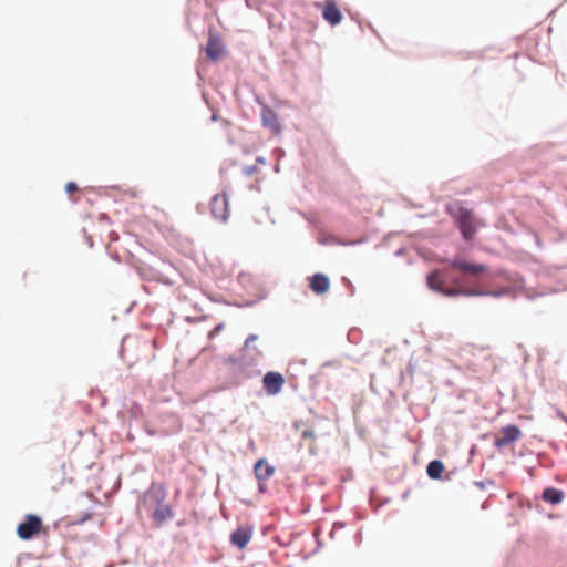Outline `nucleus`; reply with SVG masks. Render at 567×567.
Here are the masks:
<instances>
[{"mask_svg": "<svg viewBox=\"0 0 567 567\" xmlns=\"http://www.w3.org/2000/svg\"><path fill=\"white\" fill-rule=\"evenodd\" d=\"M43 530L42 519L33 514H28L22 523L17 527V535L28 540L38 536Z\"/></svg>", "mask_w": 567, "mask_h": 567, "instance_id": "1", "label": "nucleus"}, {"mask_svg": "<svg viewBox=\"0 0 567 567\" xmlns=\"http://www.w3.org/2000/svg\"><path fill=\"white\" fill-rule=\"evenodd\" d=\"M522 437V431L516 425H507L499 430V434L494 439V446L503 449Z\"/></svg>", "mask_w": 567, "mask_h": 567, "instance_id": "2", "label": "nucleus"}, {"mask_svg": "<svg viewBox=\"0 0 567 567\" xmlns=\"http://www.w3.org/2000/svg\"><path fill=\"white\" fill-rule=\"evenodd\" d=\"M210 213L215 219L227 220L229 216V202L226 194H217L212 198Z\"/></svg>", "mask_w": 567, "mask_h": 567, "instance_id": "3", "label": "nucleus"}, {"mask_svg": "<svg viewBox=\"0 0 567 567\" xmlns=\"http://www.w3.org/2000/svg\"><path fill=\"white\" fill-rule=\"evenodd\" d=\"M264 389L269 395H276L278 394L284 384H285V378L279 372H267L262 379Z\"/></svg>", "mask_w": 567, "mask_h": 567, "instance_id": "4", "label": "nucleus"}, {"mask_svg": "<svg viewBox=\"0 0 567 567\" xmlns=\"http://www.w3.org/2000/svg\"><path fill=\"white\" fill-rule=\"evenodd\" d=\"M165 498V492L163 488H159L157 499V507L153 512V519L157 525H162L165 520L173 517L172 507L168 504H164L163 501Z\"/></svg>", "mask_w": 567, "mask_h": 567, "instance_id": "5", "label": "nucleus"}, {"mask_svg": "<svg viewBox=\"0 0 567 567\" xmlns=\"http://www.w3.org/2000/svg\"><path fill=\"white\" fill-rule=\"evenodd\" d=\"M206 54L210 60H218L223 56L225 48L217 34L209 33L207 45H206Z\"/></svg>", "mask_w": 567, "mask_h": 567, "instance_id": "6", "label": "nucleus"}, {"mask_svg": "<svg viewBox=\"0 0 567 567\" xmlns=\"http://www.w3.org/2000/svg\"><path fill=\"white\" fill-rule=\"evenodd\" d=\"M251 536L252 529L250 527H239L231 533L230 542L234 546L243 549L250 542Z\"/></svg>", "mask_w": 567, "mask_h": 567, "instance_id": "7", "label": "nucleus"}, {"mask_svg": "<svg viewBox=\"0 0 567 567\" xmlns=\"http://www.w3.org/2000/svg\"><path fill=\"white\" fill-rule=\"evenodd\" d=\"M254 472H255L256 478L259 481V485H260V489H261L262 488L261 482L267 481L268 478H270L274 475L275 467L271 466L269 463H267V461L265 458H260L256 462V464L254 466Z\"/></svg>", "mask_w": 567, "mask_h": 567, "instance_id": "8", "label": "nucleus"}, {"mask_svg": "<svg viewBox=\"0 0 567 567\" xmlns=\"http://www.w3.org/2000/svg\"><path fill=\"white\" fill-rule=\"evenodd\" d=\"M322 16L331 25H337L342 20V13L332 1H327L323 6Z\"/></svg>", "mask_w": 567, "mask_h": 567, "instance_id": "9", "label": "nucleus"}, {"mask_svg": "<svg viewBox=\"0 0 567 567\" xmlns=\"http://www.w3.org/2000/svg\"><path fill=\"white\" fill-rule=\"evenodd\" d=\"M310 288L315 293L323 295L330 288V280L323 274H316L310 279Z\"/></svg>", "mask_w": 567, "mask_h": 567, "instance_id": "10", "label": "nucleus"}, {"mask_svg": "<svg viewBox=\"0 0 567 567\" xmlns=\"http://www.w3.org/2000/svg\"><path fill=\"white\" fill-rule=\"evenodd\" d=\"M458 224H460V229L464 236L465 239H471L476 229L473 225V221H472V216L470 214V212L465 210V212H462L460 218H458Z\"/></svg>", "mask_w": 567, "mask_h": 567, "instance_id": "11", "label": "nucleus"}, {"mask_svg": "<svg viewBox=\"0 0 567 567\" xmlns=\"http://www.w3.org/2000/svg\"><path fill=\"white\" fill-rule=\"evenodd\" d=\"M452 267L460 269L463 272L471 274L472 276H480L485 271V267L482 265L468 264L463 259H454L452 261Z\"/></svg>", "mask_w": 567, "mask_h": 567, "instance_id": "12", "label": "nucleus"}, {"mask_svg": "<svg viewBox=\"0 0 567 567\" xmlns=\"http://www.w3.org/2000/svg\"><path fill=\"white\" fill-rule=\"evenodd\" d=\"M317 435L312 429H305L301 431L300 447H306L310 453H316L315 442Z\"/></svg>", "mask_w": 567, "mask_h": 567, "instance_id": "13", "label": "nucleus"}, {"mask_svg": "<svg viewBox=\"0 0 567 567\" xmlns=\"http://www.w3.org/2000/svg\"><path fill=\"white\" fill-rule=\"evenodd\" d=\"M564 492L554 487H547L543 492V499L549 504H559L564 499Z\"/></svg>", "mask_w": 567, "mask_h": 567, "instance_id": "14", "label": "nucleus"}, {"mask_svg": "<svg viewBox=\"0 0 567 567\" xmlns=\"http://www.w3.org/2000/svg\"><path fill=\"white\" fill-rule=\"evenodd\" d=\"M427 286L430 289L442 292L444 288V280L439 271H433L427 276Z\"/></svg>", "mask_w": 567, "mask_h": 567, "instance_id": "15", "label": "nucleus"}, {"mask_svg": "<svg viewBox=\"0 0 567 567\" xmlns=\"http://www.w3.org/2000/svg\"><path fill=\"white\" fill-rule=\"evenodd\" d=\"M444 464L441 461L434 460L427 464L426 472L431 478L436 480L441 477L442 473L444 472Z\"/></svg>", "mask_w": 567, "mask_h": 567, "instance_id": "16", "label": "nucleus"}, {"mask_svg": "<svg viewBox=\"0 0 567 567\" xmlns=\"http://www.w3.org/2000/svg\"><path fill=\"white\" fill-rule=\"evenodd\" d=\"M441 293L444 295V296H449V297L458 296V295H466V296L477 295V292L465 291V290H462V289H458V288H449V289L443 288V291Z\"/></svg>", "mask_w": 567, "mask_h": 567, "instance_id": "17", "label": "nucleus"}, {"mask_svg": "<svg viewBox=\"0 0 567 567\" xmlns=\"http://www.w3.org/2000/svg\"><path fill=\"white\" fill-rule=\"evenodd\" d=\"M76 189H78V185L74 182L66 183V185H65L66 193L72 194Z\"/></svg>", "mask_w": 567, "mask_h": 567, "instance_id": "18", "label": "nucleus"}, {"mask_svg": "<svg viewBox=\"0 0 567 567\" xmlns=\"http://www.w3.org/2000/svg\"><path fill=\"white\" fill-rule=\"evenodd\" d=\"M255 340H257V336L256 334L248 336V338L245 341V346L248 347L250 344V342H252Z\"/></svg>", "mask_w": 567, "mask_h": 567, "instance_id": "19", "label": "nucleus"}, {"mask_svg": "<svg viewBox=\"0 0 567 567\" xmlns=\"http://www.w3.org/2000/svg\"><path fill=\"white\" fill-rule=\"evenodd\" d=\"M90 518H92V515H91V514H87V515L83 518V520H85V519H90Z\"/></svg>", "mask_w": 567, "mask_h": 567, "instance_id": "20", "label": "nucleus"}, {"mask_svg": "<svg viewBox=\"0 0 567 567\" xmlns=\"http://www.w3.org/2000/svg\"><path fill=\"white\" fill-rule=\"evenodd\" d=\"M214 331H220V327H216Z\"/></svg>", "mask_w": 567, "mask_h": 567, "instance_id": "21", "label": "nucleus"}]
</instances>
